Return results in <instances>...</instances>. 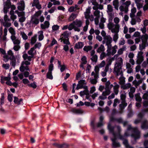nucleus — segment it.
I'll list each match as a JSON object with an SVG mask.
<instances>
[{"mask_svg": "<svg viewBox=\"0 0 148 148\" xmlns=\"http://www.w3.org/2000/svg\"><path fill=\"white\" fill-rule=\"evenodd\" d=\"M96 90L95 87V86H93L90 88V93L92 94Z\"/></svg>", "mask_w": 148, "mask_h": 148, "instance_id": "obj_63", "label": "nucleus"}, {"mask_svg": "<svg viewBox=\"0 0 148 148\" xmlns=\"http://www.w3.org/2000/svg\"><path fill=\"white\" fill-rule=\"evenodd\" d=\"M23 99L22 98L19 99L18 97L15 96L14 97V102L16 104L18 105H20L23 103Z\"/></svg>", "mask_w": 148, "mask_h": 148, "instance_id": "obj_5", "label": "nucleus"}, {"mask_svg": "<svg viewBox=\"0 0 148 148\" xmlns=\"http://www.w3.org/2000/svg\"><path fill=\"white\" fill-rule=\"evenodd\" d=\"M123 140V143L125 145V147L130 145L129 144L128 140L127 139H125Z\"/></svg>", "mask_w": 148, "mask_h": 148, "instance_id": "obj_54", "label": "nucleus"}, {"mask_svg": "<svg viewBox=\"0 0 148 148\" xmlns=\"http://www.w3.org/2000/svg\"><path fill=\"white\" fill-rule=\"evenodd\" d=\"M123 63H121L119 62H118V63H116L115 64V66H116V64H117L120 67V68L117 69L118 71L119 72L120 71V70L122 69V65H123Z\"/></svg>", "mask_w": 148, "mask_h": 148, "instance_id": "obj_44", "label": "nucleus"}, {"mask_svg": "<svg viewBox=\"0 0 148 148\" xmlns=\"http://www.w3.org/2000/svg\"><path fill=\"white\" fill-rule=\"evenodd\" d=\"M53 69V64H51L49 67V71L48 72H52V71Z\"/></svg>", "mask_w": 148, "mask_h": 148, "instance_id": "obj_37", "label": "nucleus"}, {"mask_svg": "<svg viewBox=\"0 0 148 148\" xmlns=\"http://www.w3.org/2000/svg\"><path fill=\"white\" fill-rule=\"evenodd\" d=\"M91 9V8L89 7L86 9V12H84V15L86 18L88 19L90 17V11Z\"/></svg>", "mask_w": 148, "mask_h": 148, "instance_id": "obj_6", "label": "nucleus"}, {"mask_svg": "<svg viewBox=\"0 0 148 148\" xmlns=\"http://www.w3.org/2000/svg\"><path fill=\"white\" fill-rule=\"evenodd\" d=\"M21 34L22 35V37L24 40H26L28 38L27 36L24 32H21Z\"/></svg>", "mask_w": 148, "mask_h": 148, "instance_id": "obj_39", "label": "nucleus"}, {"mask_svg": "<svg viewBox=\"0 0 148 148\" xmlns=\"http://www.w3.org/2000/svg\"><path fill=\"white\" fill-rule=\"evenodd\" d=\"M114 17V14L112 13H110L109 14V20L108 21L109 23L111 22L113 18Z\"/></svg>", "mask_w": 148, "mask_h": 148, "instance_id": "obj_27", "label": "nucleus"}, {"mask_svg": "<svg viewBox=\"0 0 148 148\" xmlns=\"http://www.w3.org/2000/svg\"><path fill=\"white\" fill-rule=\"evenodd\" d=\"M53 145L56 147L58 148H67L68 147V145L66 143L60 144L55 143L53 144Z\"/></svg>", "mask_w": 148, "mask_h": 148, "instance_id": "obj_4", "label": "nucleus"}, {"mask_svg": "<svg viewBox=\"0 0 148 148\" xmlns=\"http://www.w3.org/2000/svg\"><path fill=\"white\" fill-rule=\"evenodd\" d=\"M131 137L134 139L135 141L139 139L140 137V132L138 129H134V132H132Z\"/></svg>", "mask_w": 148, "mask_h": 148, "instance_id": "obj_1", "label": "nucleus"}, {"mask_svg": "<svg viewBox=\"0 0 148 148\" xmlns=\"http://www.w3.org/2000/svg\"><path fill=\"white\" fill-rule=\"evenodd\" d=\"M119 100L117 99H115L114 101V102L113 104V106L114 107H115L117 103H119Z\"/></svg>", "mask_w": 148, "mask_h": 148, "instance_id": "obj_51", "label": "nucleus"}, {"mask_svg": "<svg viewBox=\"0 0 148 148\" xmlns=\"http://www.w3.org/2000/svg\"><path fill=\"white\" fill-rule=\"evenodd\" d=\"M25 15V12L23 11L19 12V13L18 14V17H23Z\"/></svg>", "mask_w": 148, "mask_h": 148, "instance_id": "obj_64", "label": "nucleus"}, {"mask_svg": "<svg viewBox=\"0 0 148 148\" xmlns=\"http://www.w3.org/2000/svg\"><path fill=\"white\" fill-rule=\"evenodd\" d=\"M9 32L12 34V35H14L16 34L15 31L14 29L12 27H10L9 29Z\"/></svg>", "mask_w": 148, "mask_h": 148, "instance_id": "obj_29", "label": "nucleus"}, {"mask_svg": "<svg viewBox=\"0 0 148 148\" xmlns=\"http://www.w3.org/2000/svg\"><path fill=\"white\" fill-rule=\"evenodd\" d=\"M81 60L83 62L82 63L84 64H86L87 62V58L86 56H84L81 58Z\"/></svg>", "mask_w": 148, "mask_h": 148, "instance_id": "obj_36", "label": "nucleus"}, {"mask_svg": "<svg viewBox=\"0 0 148 148\" xmlns=\"http://www.w3.org/2000/svg\"><path fill=\"white\" fill-rule=\"evenodd\" d=\"M9 60H12L10 63L11 64L12 66L13 67H14L16 65V58L15 57L12 58L11 59H9Z\"/></svg>", "mask_w": 148, "mask_h": 148, "instance_id": "obj_21", "label": "nucleus"}, {"mask_svg": "<svg viewBox=\"0 0 148 148\" xmlns=\"http://www.w3.org/2000/svg\"><path fill=\"white\" fill-rule=\"evenodd\" d=\"M100 11L98 10H96L94 12V15L96 17H99Z\"/></svg>", "mask_w": 148, "mask_h": 148, "instance_id": "obj_53", "label": "nucleus"}, {"mask_svg": "<svg viewBox=\"0 0 148 148\" xmlns=\"http://www.w3.org/2000/svg\"><path fill=\"white\" fill-rule=\"evenodd\" d=\"M148 46V44H145V43H142L141 44H140L139 45V49L140 50L142 51L143 49H145V47Z\"/></svg>", "mask_w": 148, "mask_h": 148, "instance_id": "obj_17", "label": "nucleus"}, {"mask_svg": "<svg viewBox=\"0 0 148 148\" xmlns=\"http://www.w3.org/2000/svg\"><path fill=\"white\" fill-rule=\"evenodd\" d=\"M47 77L50 79H53V76L52 75V72H48L47 74Z\"/></svg>", "mask_w": 148, "mask_h": 148, "instance_id": "obj_30", "label": "nucleus"}, {"mask_svg": "<svg viewBox=\"0 0 148 148\" xmlns=\"http://www.w3.org/2000/svg\"><path fill=\"white\" fill-rule=\"evenodd\" d=\"M106 54L104 52H103L100 55V59L101 60H102L103 58L106 57Z\"/></svg>", "mask_w": 148, "mask_h": 148, "instance_id": "obj_52", "label": "nucleus"}, {"mask_svg": "<svg viewBox=\"0 0 148 148\" xmlns=\"http://www.w3.org/2000/svg\"><path fill=\"white\" fill-rule=\"evenodd\" d=\"M126 97V95L124 94H122L120 95L121 99L122 101H125V99Z\"/></svg>", "mask_w": 148, "mask_h": 148, "instance_id": "obj_49", "label": "nucleus"}, {"mask_svg": "<svg viewBox=\"0 0 148 148\" xmlns=\"http://www.w3.org/2000/svg\"><path fill=\"white\" fill-rule=\"evenodd\" d=\"M108 25V27L109 30H110L111 31L113 29V27L114 26V24L112 22L110 23Z\"/></svg>", "mask_w": 148, "mask_h": 148, "instance_id": "obj_24", "label": "nucleus"}, {"mask_svg": "<svg viewBox=\"0 0 148 148\" xmlns=\"http://www.w3.org/2000/svg\"><path fill=\"white\" fill-rule=\"evenodd\" d=\"M61 68L60 70L61 72H63L64 70L66 69V67L65 64L62 65L61 66H60Z\"/></svg>", "mask_w": 148, "mask_h": 148, "instance_id": "obj_56", "label": "nucleus"}, {"mask_svg": "<svg viewBox=\"0 0 148 148\" xmlns=\"http://www.w3.org/2000/svg\"><path fill=\"white\" fill-rule=\"evenodd\" d=\"M117 136L121 140H124L125 139L124 136L121 135L119 132L117 135Z\"/></svg>", "mask_w": 148, "mask_h": 148, "instance_id": "obj_43", "label": "nucleus"}, {"mask_svg": "<svg viewBox=\"0 0 148 148\" xmlns=\"http://www.w3.org/2000/svg\"><path fill=\"white\" fill-rule=\"evenodd\" d=\"M118 34H115L113 36V40L115 42L117 41L118 38Z\"/></svg>", "mask_w": 148, "mask_h": 148, "instance_id": "obj_48", "label": "nucleus"}, {"mask_svg": "<svg viewBox=\"0 0 148 148\" xmlns=\"http://www.w3.org/2000/svg\"><path fill=\"white\" fill-rule=\"evenodd\" d=\"M78 84L81 86H83L84 85L86 84L85 80H80L78 81Z\"/></svg>", "mask_w": 148, "mask_h": 148, "instance_id": "obj_25", "label": "nucleus"}, {"mask_svg": "<svg viewBox=\"0 0 148 148\" xmlns=\"http://www.w3.org/2000/svg\"><path fill=\"white\" fill-rule=\"evenodd\" d=\"M90 82L91 84H96L97 81L96 79H90Z\"/></svg>", "mask_w": 148, "mask_h": 148, "instance_id": "obj_62", "label": "nucleus"}, {"mask_svg": "<svg viewBox=\"0 0 148 148\" xmlns=\"http://www.w3.org/2000/svg\"><path fill=\"white\" fill-rule=\"evenodd\" d=\"M2 67L5 69L7 70L9 69L10 65L9 64H3L2 65Z\"/></svg>", "mask_w": 148, "mask_h": 148, "instance_id": "obj_58", "label": "nucleus"}, {"mask_svg": "<svg viewBox=\"0 0 148 148\" xmlns=\"http://www.w3.org/2000/svg\"><path fill=\"white\" fill-rule=\"evenodd\" d=\"M62 85L63 88L64 90L67 91L68 90V89L67 88V86L66 84L65 83H63Z\"/></svg>", "mask_w": 148, "mask_h": 148, "instance_id": "obj_55", "label": "nucleus"}, {"mask_svg": "<svg viewBox=\"0 0 148 148\" xmlns=\"http://www.w3.org/2000/svg\"><path fill=\"white\" fill-rule=\"evenodd\" d=\"M75 25L73 23V22L71 23L69 25V27H68V29L69 30H71L73 29H74V27Z\"/></svg>", "mask_w": 148, "mask_h": 148, "instance_id": "obj_50", "label": "nucleus"}, {"mask_svg": "<svg viewBox=\"0 0 148 148\" xmlns=\"http://www.w3.org/2000/svg\"><path fill=\"white\" fill-rule=\"evenodd\" d=\"M36 36H34L33 37H32L31 39V43L32 45L34 44L36 42Z\"/></svg>", "mask_w": 148, "mask_h": 148, "instance_id": "obj_33", "label": "nucleus"}, {"mask_svg": "<svg viewBox=\"0 0 148 148\" xmlns=\"http://www.w3.org/2000/svg\"><path fill=\"white\" fill-rule=\"evenodd\" d=\"M31 20L32 21L33 23L35 25L38 24L39 23V20L36 17H34L32 16H31Z\"/></svg>", "mask_w": 148, "mask_h": 148, "instance_id": "obj_14", "label": "nucleus"}, {"mask_svg": "<svg viewBox=\"0 0 148 148\" xmlns=\"http://www.w3.org/2000/svg\"><path fill=\"white\" fill-rule=\"evenodd\" d=\"M121 146L120 143L119 142H117L116 141L113 142L112 143V146L114 147H119Z\"/></svg>", "mask_w": 148, "mask_h": 148, "instance_id": "obj_26", "label": "nucleus"}, {"mask_svg": "<svg viewBox=\"0 0 148 148\" xmlns=\"http://www.w3.org/2000/svg\"><path fill=\"white\" fill-rule=\"evenodd\" d=\"M116 121L119 123H122L123 121L121 117H120L119 118H116Z\"/></svg>", "mask_w": 148, "mask_h": 148, "instance_id": "obj_59", "label": "nucleus"}, {"mask_svg": "<svg viewBox=\"0 0 148 148\" xmlns=\"http://www.w3.org/2000/svg\"><path fill=\"white\" fill-rule=\"evenodd\" d=\"M22 82L24 84H27L29 83V81L26 78H25L23 79Z\"/></svg>", "mask_w": 148, "mask_h": 148, "instance_id": "obj_61", "label": "nucleus"}, {"mask_svg": "<svg viewBox=\"0 0 148 148\" xmlns=\"http://www.w3.org/2000/svg\"><path fill=\"white\" fill-rule=\"evenodd\" d=\"M59 26L57 25H54L52 27V30L53 31H56L59 29Z\"/></svg>", "mask_w": 148, "mask_h": 148, "instance_id": "obj_46", "label": "nucleus"}, {"mask_svg": "<svg viewBox=\"0 0 148 148\" xmlns=\"http://www.w3.org/2000/svg\"><path fill=\"white\" fill-rule=\"evenodd\" d=\"M77 15L76 14L72 13L69 18V20L70 21L73 20L77 17Z\"/></svg>", "mask_w": 148, "mask_h": 148, "instance_id": "obj_20", "label": "nucleus"}, {"mask_svg": "<svg viewBox=\"0 0 148 148\" xmlns=\"http://www.w3.org/2000/svg\"><path fill=\"white\" fill-rule=\"evenodd\" d=\"M97 56L96 55L92 56L91 59L93 62H96L97 60Z\"/></svg>", "mask_w": 148, "mask_h": 148, "instance_id": "obj_34", "label": "nucleus"}, {"mask_svg": "<svg viewBox=\"0 0 148 148\" xmlns=\"http://www.w3.org/2000/svg\"><path fill=\"white\" fill-rule=\"evenodd\" d=\"M144 116V114L143 112H140L138 115L137 116L138 119H136L134 121V123L136 124H137L140 123Z\"/></svg>", "mask_w": 148, "mask_h": 148, "instance_id": "obj_3", "label": "nucleus"}, {"mask_svg": "<svg viewBox=\"0 0 148 148\" xmlns=\"http://www.w3.org/2000/svg\"><path fill=\"white\" fill-rule=\"evenodd\" d=\"M13 95L12 94H8V99L10 102L12 101Z\"/></svg>", "mask_w": 148, "mask_h": 148, "instance_id": "obj_38", "label": "nucleus"}, {"mask_svg": "<svg viewBox=\"0 0 148 148\" xmlns=\"http://www.w3.org/2000/svg\"><path fill=\"white\" fill-rule=\"evenodd\" d=\"M84 45V44L83 42H78L75 44L74 48L77 49H81L83 47Z\"/></svg>", "mask_w": 148, "mask_h": 148, "instance_id": "obj_13", "label": "nucleus"}, {"mask_svg": "<svg viewBox=\"0 0 148 148\" xmlns=\"http://www.w3.org/2000/svg\"><path fill=\"white\" fill-rule=\"evenodd\" d=\"M122 103L119 105L120 110H123L127 105V103L125 101H122Z\"/></svg>", "mask_w": 148, "mask_h": 148, "instance_id": "obj_16", "label": "nucleus"}, {"mask_svg": "<svg viewBox=\"0 0 148 148\" xmlns=\"http://www.w3.org/2000/svg\"><path fill=\"white\" fill-rule=\"evenodd\" d=\"M8 55H5L3 56V58H4V61L6 62H8L9 59H11L12 58L15 57L13 53L10 50L8 51Z\"/></svg>", "mask_w": 148, "mask_h": 148, "instance_id": "obj_2", "label": "nucleus"}, {"mask_svg": "<svg viewBox=\"0 0 148 148\" xmlns=\"http://www.w3.org/2000/svg\"><path fill=\"white\" fill-rule=\"evenodd\" d=\"M148 121L147 120H145L142 123L141 125V127L142 129H147V123Z\"/></svg>", "mask_w": 148, "mask_h": 148, "instance_id": "obj_15", "label": "nucleus"}, {"mask_svg": "<svg viewBox=\"0 0 148 148\" xmlns=\"http://www.w3.org/2000/svg\"><path fill=\"white\" fill-rule=\"evenodd\" d=\"M108 129L109 131L113 135H114L115 133L114 132V127L111 126L110 124L109 123L108 126Z\"/></svg>", "mask_w": 148, "mask_h": 148, "instance_id": "obj_10", "label": "nucleus"}, {"mask_svg": "<svg viewBox=\"0 0 148 148\" xmlns=\"http://www.w3.org/2000/svg\"><path fill=\"white\" fill-rule=\"evenodd\" d=\"M104 39L107 40L106 43V45H111V43L112 42V38L110 35L106 36V37L104 38Z\"/></svg>", "mask_w": 148, "mask_h": 148, "instance_id": "obj_7", "label": "nucleus"}, {"mask_svg": "<svg viewBox=\"0 0 148 148\" xmlns=\"http://www.w3.org/2000/svg\"><path fill=\"white\" fill-rule=\"evenodd\" d=\"M56 10H57L56 7L55 6H53L51 8L50 10H49V12L50 13H53Z\"/></svg>", "mask_w": 148, "mask_h": 148, "instance_id": "obj_41", "label": "nucleus"}, {"mask_svg": "<svg viewBox=\"0 0 148 148\" xmlns=\"http://www.w3.org/2000/svg\"><path fill=\"white\" fill-rule=\"evenodd\" d=\"M137 128L136 127L133 128L132 127L131 125H129L127 127V130L128 131L131 130L132 131V132H134V129Z\"/></svg>", "mask_w": 148, "mask_h": 148, "instance_id": "obj_42", "label": "nucleus"}, {"mask_svg": "<svg viewBox=\"0 0 148 148\" xmlns=\"http://www.w3.org/2000/svg\"><path fill=\"white\" fill-rule=\"evenodd\" d=\"M28 86L29 87L33 88H36L37 87V85L36 84V82H34L32 83L28 84Z\"/></svg>", "mask_w": 148, "mask_h": 148, "instance_id": "obj_28", "label": "nucleus"}, {"mask_svg": "<svg viewBox=\"0 0 148 148\" xmlns=\"http://www.w3.org/2000/svg\"><path fill=\"white\" fill-rule=\"evenodd\" d=\"M20 48L21 47L19 45H14L13 47L14 49L16 51H18Z\"/></svg>", "mask_w": 148, "mask_h": 148, "instance_id": "obj_47", "label": "nucleus"}, {"mask_svg": "<svg viewBox=\"0 0 148 148\" xmlns=\"http://www.w3.org/2000/svg\"><path fill=\"white\" fill-rule=\"evenodd\" d=\"M120 26L119 24H116L115 25V27L113 28L111 30L112 33H115L116 34H118L119 32Z\"/></svg>", "mask_w": 148, "mask_h": 148, "instance_id": "obj_11", "label": "nucleus"}, {"mask_svg": "<svg viewBox=\"0 0 148 148\" xmlns=\"http://www.w3.org/2000/svg\"><path fill=\"white\" fill-rule=\"evenodd\" d=\"M137 58L138 59L136 61V63L137 64L139 65L141 64L142 62L143 61V57H138Z\"/></svg>", "mask_w": 148, "mask_h": 148, "instance_id": "obj_22", "label": "nucleus"}, {"mask_svg": "<svg viewBox=\"0 0 148 148\" xmlns=\"http://www.w3.org/2000/svg\"><path fill=\"white\" fill-rule=\"evenodd\" d=\"M1 77H2V78L5 81H8L10 80L11 79V78L10 75L8 77H5L3 76H1Z\"/></svg>", "mask_w": 148, "mask_h": 148, "instance_id": "obj_40", "label": "nucleus"}, {"mask_svg": "<svg viewBox=\"0 0 148 148\" xmlns=\"http://www.w3.org/2000/svg\"><path fill=\"white\" fill-rule=\"evenodd\" d=\"M71 111L76 114H81L83 113L84 111L81 109H77L72 108L71 110Z\"/></svg>", "mask_w": 148, "mask_h": 148, "instance_id": "obj_8", "label": "nucleus"}, {"mask_svg": "<svg viewBox=\"0 0 148 148\" xmlns=\"http://www.w3.org/2000/svg\"><path fill=\"white\" fill-rule=\"evenodd\" d=\"M123 63H121L119 62H118V63H116L115 64V66H116V64H117L120 67V68L117 69L118 71L119 72L120 71V70L122 69V65H123Z\"/></svg>", "mask_w": 148, "mask_h": 148, "instance_id": "obj_45", "label": "nucleus"}, {"mask_svg": "<svg viewBox=\"0 0 148 148\" xmlns=\"http://www.w3.org/2000/svg\"><path fill=\"white\" fill-rule=\"evenodd\" d=\"M104 50L105 48L104 46L103 45H101L100 47L97 49V53H100L101 51H104Z\"/></svg>", "mask_w": 148, "mask_h": 148, "instance_id": "obj_19", "label": "nucleus"}, {"mask_svg": "<svg viewBox=\"0 0 148 148\" xmlns=\"http://www.w3.org/2000/svg\"><path fill=\"white\" fill-rule=\"evenodd\" d=\"M39 32H40V34L38 36V40L40 41L43 39L44 37L43 34V31L41 30Z\"/></svg>", "mask_w": 148, "mask_h": 148, "instance_id": "obj_23", "label": "nucleus"}, {"mask_svg": "<svg viewBox=\"0 0 148 148\" xmlns=\"http://www.w3.org/2000/svg\"><path fill=\"white\" fill-rule=\"evenodd\" d=\"M25 17L24 16L21 17L19 18V21L21 23H23L25 21Z\"/></svg>", "mask_w": 148, "mask_h": 148, "instance_id": "obj_60", "label": "nucleus"}, {"mask_svg": "<svg viewBox=\"0 0 148 148\" xmlns=\"http://www.w3.org/2000/svg\"><path fill=\"white\" fill-rule=\"evenodd\" d=\"M61 39L63 41V42L64 44H66L67 45H69L70 44V42H69V39H64L62 37L61 38Z\"/></svg>", "mask_w": 148, "mask_h": 148, "instance_id": "obj_31", "label": "nucleus"}, {"mask_svg": "<svg viewBox=\"0 0 148 148\" xmlns=\"http://www.w3.org/2000/svg\"><path fill=\"white\" fill-rule=\"evenodd\" d=\"M117 48V46L116 45H115L112 47V55L113 56L115 54L116 52V49Z\"/></svg>", "mask_w": 148, "mask_h": 148, "instance_id": "obj_32", "label": "nucleus"}, {"mask_svg": "<svg viewBox=\"0 0 148 148\" xmlns=\"http://www.w3.org/2000/svg\"><path fill=\"white\" fill-rule=\"evenodd\" d=\"M140 93H138L135 95V100L137 102H140L142 100V99L140 96Z\"/></svg>", "mask_w": 148, "mask_h": 148, "instance_id": "obj_18", "label": "nucleus"}, {"mask_svg": "<svg viewBox=\"0 0 148 148\" xmlns=\"http://www.w3.org/2000/svg\"><path fill=\"white\" fill-rule=\"evenodd\" d=\"M143 80V79H140L138 82H137V81L136 80H135L133 82V83L134 84V82H135L136 83V84L137 85H139L140 84L142 83Z\"/></svg>", "mask_w": 148, "mask_h": 148, "instance_id": "obj_57", "label": "nucleus"}, {"mask_svg": "<svg viewBox=\"0 0 148 148\" xmlns=\"http://www.w3.org/2000/svg\"><path fill=\"white\" fill-rule=\"evenodd\" d=\"M41 13L42 11L41 10H39L38 11L36 12L32 16H33L34 17H38L41 14Z\"/></svg>", "mask_w": 148, "mask_h": 148, "instance_id": "obj_35", "label": "nucleus"}, {"mask_svg": "<svg viewBox=\"0 0 148 148\" xmlns=\"http://www.w3.org/2000/svg\"><path fill=\"white\" fill-rule=\"evenodd\" d=\"M148 39V35L147 34L143 35L141 37L142 42L145 44H148L147 40Z\"/></svg>", "mask_w": 148, "mask_h": 148, "instance_id": "obj_9", "label": "nucleus"}, {"mask_svg": "<svg viewBox=\"0 0 148 148\" xmlns=\"http://www.w3.org/2000/svg\"><path fill=\"white\" fill-rule=\"evenodd\" d=\"M73 23L76 25L78 27H81L82 25V23L80 20H79L78 19H76L75 21L73 22Z\"/></svg>", "mask_w": 148, "mask_h": 148, "instance_id": "obj_12", "label": "nucleus"}]
</instances>
